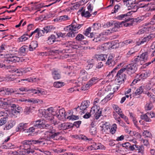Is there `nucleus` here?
<instances>
[{
  "label": "nucleus",
  "mask_w": 155,
  "mask_h": 155,
  "mask_svg": "<svg viewBox=\"0 0 155 155\" xmlns=\"http://www.w3.org/2000/svg\"><path fill=\"white\" fill-rule=\"evenodd\" d=\"M52 26H48L43 28V29L41 30L43 31V35L45 33H47L51 32L52 29Z\"/></svg>",
  "instance_id": "obj_34"
},
{
  "label": "nucleus",
  "mask_w": 155,
  "mask_h": 155,
  "mask_svg": "<svg viewBox=\"0 0 155 155\" xmlns=\"http://www.w3.org/2000/svg\"><path fill=\"white\" fill-rule=\"evenodd\" d=\"M123 2L125 3L127 5H132L136 4V0H123Z\"/></svg>",
  "instance_id": "obj_39"
},
{
  "label": "nucleus",
  "mask_w": 155,
  "mask_h": 155,
  "mask_svg": "<svg viewBox=\"0 0 155 155\" xmlns=\"http://www.w3.org/2000/svg\"><path fill=\"white\" fill-rule=\"evenodd\" d=\"M122 63H120V64L117 65L115 68H114L110 72H109V74L107 75V76L110 75H112V77H113L115 75L116 72V71L120 68V66H121Z\"/></svg>",
  "instance_id": "obj_33"
},
{
  "label": "nucleus",
  "mask_w": 155,
  "mask_h": 155,
  "mask_svg": "<svg viewBox=\"0 0 155 155\" xmlns=\"http://www.w3.org/2000/svg\"><path fill=\"white\" fill-rule=\"evenodd\" d=\"M84 38V36L81 34H78L75 38L76 40L78 41H81L83 40Z\"/></svg>",
  "instance_id": "obj_51"
},
{
  "label": "nucleus",
  "mask_w": 155,
  "mask_h": 155,
  "mask_svg": "<svg viewBox=\"0 0 155 155\" xmlns=\"http://www.w3.org/2000/svg\"><path fill=\"white\" fill-rule=\"evenodd\" d=\"M155 37V34L154 33L150 34L146 37H144L140 41L138 42L137 43V45L139 46L145 42H148L150 40H152Z\"/></svg>",
  "instance_id": "obj_11"
},
{
  "label": "nucleus",
  "mask_w": 155,
  "mask_h": 155,
  "mask_svg": "<svg viewBox=\"0 0 155 155\" xmlns=\"http://www.w3.org/2000/svg\"><path fill=\"white\" fill-rule=\"evenodd\" d=\"M27 101L28 102H32L33 103L35 104L38 103L39 101H40L38 99H35L34 98L28 99V100H26L25 101Z\"/></svg>",
  "instance_id": "obj_56"
},
{
  "label": "nucleus",
  "mask_w": 155,
  "mask_h": 155,
  "mask_svg": "<svg viewBox=\"0 0 155 155\" xmlns=\"http://www.w3.org/2000/svg\"><path fill=\"white\" fill-rule=\"evenodd\" d=\"M110 126L108 122H105L102 124V126H101V130L104 131L106 133H108L109 132L110 129Z\"/></svg>",
  "instance_id": "obj_22"
},
{
  "label": "nucleus",
  "mask_w": 155,
  "mask_h": 155,
  "mask_svg": "<svg viewBox=\"0 0 155 155\" xmlns=\"http://www.w3.org/2000/svg\"><path fill=\"white\" fill-rule=\"evenodd\" d=\"M130 20H131V21L132 22L134 25H136L137 23H140L142 21L141 19L139 17L135 18H130Z\"/></svg>",
  "instance_id": "obj_43"
},
{
  "label": "nucleus",
  "mask_w": 155,
  "mask_h": 155,
  "mask_svg": "<svg viewBox=\"0 0 155 155\" xmlns=\"http://www.w3.org/2000/svg\"><path fill=\"white\" fill-rule=\"evenodd\" d=\"M129 21V22H125L124 21H122V22H124V23H123V24L124 25V26L125 27H128V26H133L134 24L132 21H131V20L129 21Z\"/></svg>",
  "instance_id": "obj_57"
},
{
  "label": "nucleus",
  "mask_w": 155,
  "mask_h": 155,
  "mask_svg": "<svg viewBox=\"0 0 155 155\" xmlns=\"http://www.w3.org/2000/svg\"><path fill=\"white\" fill-rule=\"evenodd\" d=\"M4 57L5 59L3 62L6 64L12 62H19L21 59L20 58L15 56L11 54H5Z\"/></svg>",
  "instance_id": "obj_4"
},
{
  "label": "nucleus",
  "mask_w": 155,
  "mask_h": 155,
  "mask_svg": "<svg viewBox=\"0 0 155 155\" xmlns=\"http://www.w3.org/2000/svg\"><path fill=\"white\" fill-rule=\"evenodd\" d=\"M100 103V101L99 98H95L94 102V106H95L96 108L98 110L97 112V116H96V119H98L101 115L102 111L100 110L99 105L98 104V103L101 104Z\"/></svg>",
  "instance_id": "obj_9"
},
{
  "label": "nucleus",
  "mask_w": 155,
  "mask_h": 155,
  "mask_svg": "<svg viewBox=\"0 0 155 155\" xmlns=\"http://www.w3.org/2000/svg\"><path fill=\"white\" fill-rule=\"evenodd\" d=\"M112 106L114 110L119 115L121 113H122V112L121 109L119 108L118 105L114 104L112 105Z\"/></svg>",
  "instance_id": "obj_35"
},
{
  "label": "nucleus",
  "mask_w": 155,
  "mask_h": 155,
  "mask_svg": "<svg viewBox=\"0 0 155 155\" xmlns=\"http://www.w3.org/2000/svg\"><path fill=\"white\" fill-rule=\"evenodd\" d=\"M106 65L109 67H113L116 64L114 60V56L113 54L110 55L108 57V59L106 63Z\"/></svg>",
  "instance_id": "obj_14"
},
{
  "label": "nucleus",
  "mask_w": 155,
  "mask_h": 155,
  "mask_svg": "<svg viewBox=\"0 0 155 155\" xmlns=\"http://www.w3.org/2000/svg\"><path fill=\"white\" fill-rule=\"evenodd\" d=\"M83 25V24H77L75 20H73L72 24L71 25L67 26L66 28L67 30L70 31L67 34L66 36L68 37L71 38L74 37L75 33H74V32L78 31Z\"/></svg>",
  "instance_id": "obj_2"
},
{
  "label": "nucleus",
  "mask_w": 155,
  "mask_h": 155,
  "mask_svg": "<svg viewBox=\"0 0 155 155\" xmlns=\"http://www.w3.org/2000/svg\"><path fill=\"white\" fill-rule=\"evenodd\" d=\"M120 117L123 118L126 122L127 124H129V123L128 122V119L127 117L124 114L122 113H121L119 115Z\"/></svg>",
  "instance_id": "obj_63"
},
{
  "label": "nucleus",
  "mask_w": 155,
  "mask_h": 155,
  "mask_svg": "<svg viewBox=\"0 0 155 155\" xmlns=\"http://www.w3.org/2000/svg\"><path fill=\"white\" fill-rule=\"evenodd\" d=\"M57 38L56 36L54 35H51L48 37L47 43L49 45L52 44L54 42H55Z\"/></svg>",
  "instance_id": "obj_25"
},
{
  "label": "nucleus",
  "mask_w": 155,
  "mask_h": 155,
  "mask_svg": "<svg viewBox=\"0 0 155 155\" xmlns=\"http://www.w3.org/2000/svg\"><path fill=\"white\" fill-rule=\"evenodd\" d=\"M27 124L26 123H21L19 124L16 130L17 131L21 130H23V131L25 130V129L27 127Z\"/></svg>",
  "instance_id": "obj_31"
},
{
  "label": "nucleus",
  "mask_w": 155,
  "mask_h": 155,
  "mask_svg": "<svg viewBox=\"0 0 155 155\" xmlns=\"http://www.w3.org/2000/svg\"><path fill=\"white\" fill-rule=\"evenodd\" d=\"M34 126L35 128H41L48 129L49 130L45 132V135H47L45 136V140H49L51 139L55 140H62L61 137H59V135L60 133L58 132H56L55 129L50 124H46L44 120H39L35 121L34 124Z\"/></svg>",
  "instance_id": "obj_1"
},
{
  "label": "nucleus",
  "mask_w": 155,
  "mask_h": 155,
  "mask_svg": "<svg viewBox=\"0 0 155 155\" xmlns=\"http://www.w3.org/2000/svg\"><path fill=\"white\" fill-rule=\"evenodd\" d=\"M53 78L56 80L60 79L61 78V75L60 72L58 71L54 70L52 73Z\"/></svg>",
  "instance_id": "obj_28"
},
{
  "label": "nucleus",
  "mask_w": 155,
  "mask_h": 155,
  "mask_svg": "<svg viewBox=\"0 0 155 155\" xmlns=\"http://www.w3.org/2000/svg\"><path fill=\"white\" fill-rule=\"evenodd\" d=\"M143 91V89L142 86H140L135 91V93L136 95H139L141 94Z\"/></svg>",
  "instance_id": "obj_58"
},
{
  "label": "nucleus",
  "mask_w": 155,
  "mask_h": 155,
  "mask_svg": "<svg viewBox=\"0 0 155 155\" xmlns=\"http://www.w3.org/2000/svg\"><path fill=\"white\" fill-rule=\"evenodd\" d=\"M153 116L151 115L150 113H147L144 114L140 116L141 118L144 120L145 121L147 122H150L151 121L150 118H152Z\"/></svg>",
  "instance_id": "obj_20"
},
{
  "label": "nucleus",
  "mask_w": 155,
  "mask_h": 155,
  "mask_svg": "<svg viewBox=\"0 0 155 155\" xmlns=\"http://www.w3.org/2000/svg\"><path fill=\"white\" fill-rule=\"evenodd\" d=\"M122 146L123 147H125L126 149L129 150H134V144L131 145L129 142H126L125 143H123L122 144Z\"/></svg>",
  "instance_id": "obj_26"
},
{
  "label": "nucleus",
  "mask_w": 155,
  "mask_h": 155,
  "mask_svg": "<svg viewBox=\"0 0 155 155\" xmlns=\"http://www.w3.org/2000/svg\"><path fill=\"white\" fill-rule=\"evenodd\" d=\"M132 62V63L136 64L137 67L138 64H142L143 63V62L141 61L140 57V56H137L136 58H135L134 60H133Z\"/></svg>",
  "instance_id": "obj_32"
},
{
  "label": "nucleus",
  "mask_w": 155,
  "mask_h": 155,
  "mask_svg": "<svg viewBox=\"0 0 155 155\" xmlns=\"http://www.w3.org/2000/svg\"><path fill=\"white\" fill-rule=\"evenodd\" d=\"M31 70V68H26L16 69L13 70L14 72L16 73L17 74L16 76H20L22 75L23 73H25L28 71H30Z\"/></svg>",
  "instance_id": "obj_12"
},
{
  "label": "nucleus",
  "mask_w": 155,
  "mask_h": 155,
  "mask_svg": "<svg viewBox=\"0 0 155 155\" xmlns=\"http://www.w3.org/2000/svg\"><path fill=\"white\" fill-rule=\"evenodd\" d=\"M98 78L97 77L92 78L85 85H84L81 88V90L86 91L88 90L90 87L96 84L98 81Z\"/></svg>",
  "instance_id": "obj_7"
},
{
  "label": "nucleus",
  "mask_w": 155,
  "mask_h": 155,
  "mask_svg": "<svg viewBox=\"0 0 155 155\" xmlns=\"http://www.w3.org/2000/svg\"><path fill=\"white\" fill-rule=\"evenodd\" d=\"M8 118L2 117L0 119V126L5 124L7 122Z\"/></svg>",
  "instance_id": "obj_52"
},
{
  "label": "nucleus",
  "mask_w": 155,
  "mask_h": 155,
  "mask_svg": "<svg viewBox=\"0 0 155 155\" xmlns=\"http://www.w3.org/2000/svg\"><path fill=\"white\" fill-rule=\"evenodd\" d=\"M64 85V83L59 81L55 82L53 84L54 87L57 88L61 87L63 86Z\"/></svg>",
  "instance_id": "obj_40"
},
{
  "label": "nucleus",
  "mask_w": 155,
  "mask_h": 155,
  "mask_svg": "<svg viewBox=\"0 0 155 155\" xmlns=\"http://www.w3.org/2000/svg\"><path fill=\"white\" fill-rule=\"evenodd\" d=\"M93 61V60L92 59V60L88 62V64L86 66V69L87 70H89L93 68L94 64Z\"/></svg>",
  "instance_id": "obj_44"
},
{
  "label": "nucleus",
  "mask_w": 155,
  "mask_h": 155,
  "mask_svg": "<svg viewBox=\"0 0 155 155\" xmlns=\"http://www.w3.org/2000/svg\"><path fill=\"white\" fill-rule=\"evenodd\" d=\"M149 5V3L147 4H145L143 6H140L139 7L141 8H143L147 7ZM129 9H132V11L135 12L137 11L139 8V6L135 4L132 5H128Z\"/></svg>",
  "instance_id": "obj_23"
},
{
  "label": "nucleus",
  "mask_w": 155,
  "mask_h": 155,
  "mask_svg": "<svg viewBox=\"0 0 155 155\" xmlns=\"http://www.w3.org/2000/svg\"><path fill=\"white\" fill-rule=\"evenodd\" d=\"M67 118L69 120H76L79 119V117L78 116L72 114L71 116H69L67 117Z\"/></svg>",
  "instance_id": "obj_54"
},
{
  "label": "nucleus",
  "mask_w": 155,
  "mask_h": 155,
  "mask_svg": "<svg viewBox=\"0 0 155 155\" xmlns=\"http://www.w3.org/2000/svg\"><path fill=\"white\" fill-rule=\"evenodd\" d=\"M90 103V102L87 100H85L82 102L80 108L79 106H78L77 107L73 109L72 114H77L78 111L79 110H81V114L82 113H84V110H85L88 107Z\"/></svg>",
  "instance_id": "obj_5"
},
{
  "label": "nucleus",
  "mask_w": 155,
  "mask_h": 155,
  "mask_svg": "<svg viewBox=\"0 0 155 155\" xmlns=\"http://www.w3.org/2000/svg\"><path fill=\"white\" fill-rule=\"evenodd\" d=\"M104 147V146L101 143H94L88 147V149L90 150H92L98 149H102Z\"/></svg>",
  "instance_id": "obj_17"
},
{
  "label": "nucleus",
  "mask_w": 155,
  "mask_h": 155,
  "mask_svg": "<svg viewBox=\"0 0 155 155\" xmlns=\"http://www.w3.org/2000/svg\"><path fill=\"white\" fill-rule=\"evenodd\" d=\"M2 91V94L3 95L7 94L8 95H11L12 93L16 92L17 91H15L12 88H6V87H3ZM16 94H19L17 93H15Z\"/></svg>",
  "instance_id": "obj_16"
},
{
  "label": "nucleus",
  "mask_w": 155,
  "mask_h": 155,
  "mask_svg": "<svg viewBox=\"0 0 155 155\" xmlns=\"http://www.w3.org/2000/svg\"><path fill=\"white\" fill-rule=\"evenodd\" d=\"M61 22L63 21H66L70 19V18L68 15H64L60 16Z\"/></svg>",
  "instance_id": "obj_59"
},
{
  "label": "nucleus",
  "mask_w": 155,
  "mask_h": 155,
  "mask_svg": "<svg viewBox=\"0 0 155 155\" xmlns=\"http://www.w3.org/2000/svg\"><path fill=\"white\" fill-rule=\"evenodd\" d=\"M152 107V104L151 103H147L145 106L146 109L147 110H151Z\"/></svg>",
  "instance_id": "obj_62"
},
{
  "label": "nucleus",
  "mask_w": 155,
  "mask_h": 155,
  "mask_svg": "<svg viewBox=\"0 0 155 155\" xmlns=\"http://www.w3.org/2000/svg\"><path fill=\"white\" fill-rule=\"evenodd\" d=\"M97 58V59L99 60H101L102 61H105L107 55L105 54H100L98 55Z\"/></svg>",
  "instance_id": "obj_49"
},
{
  "label": "nucleus",
  "mask_w": 155,
  "mask_h": 155,
  "mask_svg": "<svg viewBox=\"0 0 155 155\" xmlns=\"http://www.w3.org/2000/svg\"><path fill=\"white\" fill-rule=\"evenodd\" d=\"M150 75V74L147 72H143L140 74L138 75L139 76V78L145 79L148 77Z\"/></svg>",
  "instance_id": "obj_36"
},
{
  "label": "nucleus",
  "mask_w": 155,
  "mask_h": 155,
  "mask_svg": "<svg viewBox=\"0 0 155 155\" xmlns=\"http://www.w3.org/2000/svg\"><path fill=\"white\" fill-rule=\"evenodd\" d=\"M81 15L82 16L87 18H89L91 15V14L90 13L89 11L82 12L81 13Z\"/></svg>",
  "instance_id": "obj_46"
},
{
  "label": "nucleus",
  "mask_w": 155,
  "mask_h": 155,
  "mask_svg": "<svg viewBox=\"0 0 155 155\" xmlns=\"http://www.w3.org/2000/svg\"><path fill=\"white\" fill-rule=\"evenodd\" d=\"M35 30H37V31L35 32V33H37L35 36L36 38H38L44 35L43 31H42L41 29H40L39 28H38Z\"/></svg>",
  "instance_id": "obj_38"
},
{
  "label": "nucleus",
  "mask_w": 155,
  "mask_h": 155,
  "mask_svg": "<svg viewBox=\"0 0 155 155\" xmlns=\"http://www.w3.org/2000/svg\"><path fill=\"white\" fill-rule=\"evenodd\" d=\"M79 76V77L81 78L83 81H86L88 79L87 73L84 70H82L80 71Z\"/></svg>",
  "instance_id": "obj_24"
},
{
  "label": "nucleus",
  "mask_w": 155,
  "mask_h": 155,
  "mask_svg": "<svg viewBox=\"0 0 155 155\" xmlns=\"http://www.w3.org/2000/svg\"><path fill=\"white\" fill-rule=\"evenodd\" d=\"M8 112L7 110L0 111V117H3L8 118Z\"/></svg>",
  "instance_id": "obj_41"
},
{
  "label": "nucleus",
  "mask_w": 155,
  "mask_h": 155,
  "mask_svg": "<svg viewBox=\"0 0 155 155\" xmlns=\"http://www.w3.org/2000/svg\"><path fill=\"white\" fill-rule=\"evenodd\" d=\"M95 106L93 107L90 110V113H86L83 116V117L85 119H88L90 118L91 115L95 114V118H96V116H97V112L98 110L97 108H96Z\"/></svg>",
  "instance_id": "obj_15"
},
{
  "label": "nucleus",
  "mask_w": 155,
  "mask_h": 155,
  "mask_svg": "<svg viewBox=\"0 0 155 155\" xmlns=\"http://www.w3.org/2000/svg\"><path fill=\"white\" fill-rule=\"evenodd\" d=\"M102 38H103V37H98L97 38H94V39L93 40V41L95 42H100L103 41V39Z\"/></svg>",
  "instance_id": "obj_60"
},
{
  "label": "nucleus",
  "mask_w": 155,
  "mask_h": 155,
  "mask_svg": "<svg viewBox=\"0 0 155 155\" xmlns=\"http://www.w3.org/2000/svg\"><path fill=\"white\" fill-rule=\"evenodd\" d=\"M145 94L149 97L151 102L155 103V95H153L151 91H147Z\"/></svg>",
  "instance_id": "obj_30"
},
{
  "label": "nucleus",
  "mask_w": 155,
  "mask_h": 155,
  "mask_svg": "<svg viewBox=\"0 0 155 155\" xmlns=\"http://www.w3.org/2000/svg\"><path fill=\"white\" fill-rule=\"evenodd\" d=\"M19 90L21 91H29L30 93H33L34 94H45L44 91H43L41 89H28L26 87H21L19 88Z\"/></svg>",
  "instance_id": "obj_8"
},
{
  "label": "nucleus",
  "mask_w": 155,
  "mask_h": 155,
  "mask_svg": "<svg viewBox=\"0 0 155 155\" xmlns=\"http://www.w3.org/2000/svg\"><path fill=\"white\" fill-rule=\"evenodd\" d=\"M117 127L116 124H114L112 125V126L109 129V132L112 134H114L116 132Z\"/></svg>",
  "instance_id": "obj_37"
},
{
  "label": "nucleus",
  "mask_w": 155,
  "mask_h": 155,
  "mask_svg": "<svg viewBox=\"0 0 155 155\" xmlns=\"http://www.w3.org/2000/svg\"><path fill=\"white\" fill-rule=\"evenodd\" d=\"M6 78L9 81H16L17 80L16 76L14 74H10L8 75Z\"/></svg>",
  "instance_id": "obj_47"
},
{
  "label": "nucleus",
  "mask_w": 155,
  "mask_h": 155,
  "mask_svg": "<svg viewBox=\"0 0 155 155\" xmlns=\"http://www.w3.org/2000/svg\"><path fill=\"white\" fill-rule=\"evenodd\" d=\"M138 67L136 64L131 63L126 66H125L122 68L125 69V71H126L127 73L131 75L134 74L137 69Z\"/></svg>",
  "instance_id": "obj_6"
},
{
  "label": "nucleus",
  "mask_w": 155,
  "mask_h": 155,
  "mask_svg": "<svg viewBox=\"0 0 155 155\" xmlns=\"http://www.w3.org/2000/svg\"><path fill=\"white\" fill-rule=\"evenodd\" d=\"M140 58L142 62L146 61L147 57V52H145L143 53L140 56Z\"/></svg>",
  "instance_id": "obj_42"
},
{
  "label": "nucleus",
  "mask_w": 155,
  "mask_h": 155,
  "mask_svg": "<svg viewBox=\"0 0 155 155\" xmlns=\"http://www.w3.org/2000/svg\"><path fill=\"white\" fill-rule=\"evenodd\" d=\"M125 69L121 68L117 72L115 75V81L118 84L123 83L126 80L127 75L124 73Z\"/></svg>",
  "instance_id": "obj_3"
},
{
  "label": "nucleus",
  "mask_w": 155,
  "mask_h": 155,
  "mask_svg": "<svg viewBox=\"0 0 155 155\" xmlns=\"http://www.w3.org/2000/svg\"><path fill=\"white\" fill-rule=\"evenodd\" d=\"M34 108L33 107H26L25 109L24 112L25 114H28L32 112V109Z\"/></svg>",
  "instance_id": "obj_45"
},
{
  "label": "nucleus",
  "mask_w": 155,
  "mask_h": 155,
  "mask_svg": "<svg viewBox=\"0 0 155 155\" xmlns=\"http://www.w3.org/2000/svg\"><path fill=\"white\" fill-rule=\"evenodd\" d=\"M130 12H128L126 14L119 15L116 17V18L118 20H124L123 21L128 22L130 19Z\"/></svg>",
  "instance_id": "obj_13"
},
{
  "label": "nucleus",
  "mask_w": 155,
  "mask_h": 155,
  "mask_svg": "<svg viewBox=\"0 0 155 155\" xmlns=\"http://www.w3.org/2000/svg\"><path fill=\"white\" fill-rule=\"evenodd\" d=\"M56 112L57 117L59 120H62L66 118V113L64 108L58 110Z\"/></svg>",
  "instance_id": "obj_10"
},
{
  "label": "nucleus",
  "mask_w": 155,
  "mask_h": 155,
  "mask_svg": "<svg viewBox=\"0 0 155 155\" xmlns=\"http://www.w3.org/2000/svg\"><path fill=\"white\" fill-rule=\"evenodd\" d=\"M16 124V121L14 120H11L8 121L4 128V130H8L12 128Z\"/></svg>",
  "instance_id": "obj_19"
},
{
  "label": "nucleus",
  "mask_w": 155,
  "mask_h": 155,
  "mask_svg": "<svg viewBox=\"0 0 155 155\" xmlns=\"http://www.w3.org/2000/svg\"><path fill=\"white\" fill-rule=\"evenodd\" d=\"M96 129L95 127H92L90 129V132L92 134H95L96 133Z\"/></svg>",
  "instance_id": "obj_64"
},
{
  "label": "nucleus",
  "mask_w": 155,
  "mask_h": 155,
  "mask_svg": "<svg viewBox=\"0 0 155 155\" xmlns=\"http://www.w3.org/2000/svg\"><path fill=\"white\" fill-rule=\"evenodd\" d=\"M31 152L32 153L33 152H32V151L29 150H25L24 149H22L20 151H15V153H16L17 155H25L26 153L29 154Z\"/></svg>",
  "instance_id": "obj_29"
},
{
  "label": "nucleus",
  "mask_w": 155,
  "mask_h": 155,
  "mask_svg": "<svg viewBox=\"0 0 155 155\" xmlns=\"http://www.w3.org/2000/svg\"><path fill=\"white\" fill-rule=\"evenodd\" d=\"M65 123H60L58 126V128L60 130H65Z\"/></svg>",
  "instance_id": "obj_53"
},
{
  "label": "nucleus",
  "mask_w": 155,
  "mask_h": 155,
  "mask_svg": "<svg viewBox=\"0 0 155 155\" xmlns=\"http://www.w3.org/2000/svg\"><path fill=\"white\" fill-rule=\"evenodd\" d=\"M123 23H124V22H116L114 23V27L115 28H119L122 26Z\"/></svg>",
  "instance_id": "obj_61"
},
{
  "label": "nucleus",
  "mask_w": 155,
  "mask_h": 155,
  "mask_svg": "<svg viewBox=\"0 0 155 155\" xmlns=\"http://www.w3.org/2000/svg\"><path fill=\"white\" fill-rule=\"evenodd\" d=\"M42 140V139H41V140ZM31 144H40L43 142V141L41 140H30Z\"/></svg>",
  "instance_id": "obj_55"
},
{
  "label": "nucleus",
  "mask_w": 155,
  "mask_h": 155,
  "mask_svg": "<svg viewBox=\"0 0 155 155\" xmlns=\"http://www.w3.org/2000/svg\"><path fill=\"white\" fill-rule=\"evenodd\" d=\"M134 149L135 150H138V152L141 154L144 153V147L143 145H142L140 146L137 145L135 144H134Z\"/></svg>",
  "instance_id": "obj_27"
},
{
  "label": "nucleus",
  "mask_w": 155,
  "mask_h": 155,
  "mask_svg": "<svg viewBox=\"0 0 155 155\" xmlns=\"http://www.w3.org/2000/svg\"><path fill=\"white\" fill-rule=\"evenodd\" d=\"M26 36H28V34H24L19 38V39L20 41L21 42L25 41L28 38V37H27Z\"/></svg>",
  "instance_id": "obj_50"
},
{
  "label": "nucleus",
  "mask_w": 155,
  "mask_h": 155,
  "mask_svg": "<svg viewBox=\"0 0 155 155\" xmlns=\"http://www.w3.org/2000/svg\"><path fill=\"white\" fill-rule=\"evenodd\" d=\"M147 27H144L141 29H140L137 32V34L138 35H141L146 33L148 31Z\"/></svg>",
  "instance_id": "obj_48"
},
{
  "label": "nucleus",
  "mask_w": 155,
  "mask_h": 155,
  "mask_svg": "<svg viewBox=\"0 0 155 155\" xmlns=\"http://www.w3.org/2000/svg\"><path fill=\"white\" fill-rule=\"evenodd\" d=\"M28 47L26 45H24L19 49V54L23 56H25L28 51Z\"/></svg>",
  "instance_id": "obj_21"
},
{
  "label": "nucleus",
  "mask_w": 155,
  "mask_h": 155,
  "mask_svg": "<svg viewBox=\"0 0 155 155\" xmlns=\"http://www.w3.org/2000/svg\"><path fill=\"white\" fill-rule=\"evenodd\" d=\"M11 112L13 114L19 113L22 110L21 107L17 106L15 104H13L11 106Z\"/></svg>",
  "instance_id": "obj_18"
}]
</instances>
